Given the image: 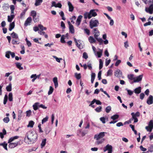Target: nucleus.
Returning <instances> with one entry per match:
<instances>
[{
	"label": "nucleus",
	"instance_id": "1",
	"mask_svg": "<svg viewBox=\"0 0 153 153\" xmlns=\"http://www.w3.org/2000/svg\"><path fill=\"white\" fill-rule=\"evenodd\" d=\"M37 139V134L32 131H29L26 133L24 141L27 143L30 144L35 143Z\"/></svg>",
	"mask_w": 153,
	"mask_h": 153
},
{
	"label": "nucleus",
	"instance_id": "2",
	"mask_svg": "<svg viewBox=\"0 0 153 153\" xmlns=\"http://www.w3.org/2000/svg\"><path fill=\"white\" fill-rule=\"evenodd\" d=\"M106 133V132H101L94 135V139L96 140V143L97 144H101L104 141L105 139L103 137Z\"/></svg>",
	"mask_w": 153,
	"mask_h": 153
},
{
	"label": "nucleus",
	"instance_id": "3",
	"mask_svg": "<svg viewBox=\"0 0 153 153\" xmlns=\"http://www.w3.org/2000/svg\"><path fill=\"white\" fill-rule=\"evenodd\" d=\"M95 10L94 9L91 10L89 12H86L84 14V18L85 19H87L88 18L90 19L92 16H96L97 14L95 11Z\"/></svg>",
	"mask_w": 153,
	"mask_h": 153
},
{
	"label": "nucleus",
	"instance_id": "4",
	"mask_svg": "<svg viewBox=\"0 0 153 153\" xmlns=\"http://www.w3.org/2000/svg\"><path fill=\"white\" fill-rule=\"evenodd\" d=\"M89 23L90 27L91 29H93L94 27H97L99 24L98 21L95 19V18L91 19Z\"/></svg>",
	"mask_w": 153,
	"mask_h": 153
},
{
	"label": "nucleus",
	"instance_id": "5",
	"mask_svg": "<svg viewBox=\"0 0 153 153\" xmlns=\"http://www.w3.org/2000/svg\"><path fill=\"white\" fill-rule=\"evenodd\" d=\"M145 128L147 131L151 132L152 131L153 128V121L152 120H150L149 123V126H146Z\"/></svg>",
	"mask_w": 153,
	"mask_h": 153
},
{
	"label": "nucleus",
	"instance_id": "6",
	"mask_svg": "<svg viewBox=\"0 0 153 153\" xmlns=\"http://www.w3.org/2000/svg\"><path fill=\"white\" fill-rule=\"evenodd\" d=\"M108 151V153H112V146L109 144L107 145L104 148V152Z\"/></svg>",
	"mask_w": 153,
	"mask_h": 153
},
{
	"label": "nucleus",
	"instance_id": "7",
	"mask_svg": "<svg viewBox=\"0 0 153 153\" xmlns=\"http://www.w3.org/2000/svg\"><path fill=\"white\" fill-rule=\"evenodd\" d=\"M145 11L146 12L149 13L150 14H152L153 13V4H151L149 7H146Z\"/></svg>",
	"mask_w": 153,
	"mask_h": 153
},
{
	"label": "nucleus",
	"instance_id": "8",
	"mask_svg": "<svg viewBox=\"0 0 153 153\" xmlns=\"http://www.w3.org/2000/svg\"><path fill=\"white\" fill-rule=\"evenodd\" d=\"M143 76L142 75H141L137 77H134V80H133V82H132L131 83V84H132L133 82H138L141 81L142 79Z\"/></svg>",
	"mask_w": 153,
	"mask_h": 153
},
{
	"label": "nucleus",
	"instance_id": "9",
	"mask_svg": "<svg viewBox=\"0 0 153 153\" xmlns=\"http://www.w3.org/2000/svg\"><path fill=\"white\" fill-rule=\"evenodd\" d=\"M99 32L97 33L96 32V33H94V36L95 38L100 43V44H101L103 42V40L101 38H98V37L99 36Z\"/></svg>",
	"mask_w": 153,
	"mask_h": 153
},
{
	"label": "nucleus",
	"instance_id": "10",
	"mask_svg": "<svg viewBox=\"0 0 153 153\" xmlns=\"http://www.w3.org/2000/svg\"><path fill=\"white\" fill-rule=\"evenodd\" d=\"M84 47V44L82 41L81 40H77V47L80 49H82Z\"/></svg>",
	"mask_w": 153,
	"mask_h": 153
},
{
	"label": "nucleus",
	"instance_id": "11",
	"mask_svg": "<svg viewBox=\"0 0 153 153\" xmlns=\"http://www.w3.org/2000/svg\"><path fill=\"white\" fill-rule=\"evenodd\" d=\"M146 102L149 105H151L153 103V97L152 95H149L147 100Z\"/></svg>",
	"mask_w": 153,
	"mask_h": 153
},
{
	"label": "nucleus",
	"instance_id": "12",
	"mask_svg": "<svg viewBox=\"0 0 153 153\" xmlns=\"http://www.w3.org/2000/svg\"><path fill=\"white\" fill-rule=\"evenodd\" d=\"M68 23L69 26V29L70 32L72 33H74V30L73 25L71 24L70 21H68Z\"/></svg>",
	"mask_w": 153,
	"mask_h": 153
},
{
	"label": "nucleus",
	"instance_id": "13",
	"mask_svg": "<svg viewBox=\"0 0 153 153\" xmlns=\"http://www.w3.org/2000/svg\"><path fill=\"white\" fill-rule=\"evenodd\" d=\"M18 143V142L15 143H9L8 146L9 148L11 149L13 148L16 146H17Z\"/></svg>",
	"mask_w": 153,
	"mask_h": 153
},
{
	"label": "nucleus",
	"instance_id": "14",
	"mask_svg": "<svg viewBox=\"0 0 153 153\" xmlns=\"http://www.w3.org/2000/svg\"><path fill=\"white\" fill-rule=\"evenodd\" d=\"M115 76L118 77H120L122 74L121 71L119 69H117L114 73Z\"/></svg>",
	"mask_w": 153,
	"mask_h": 153
},
{
	"label": "nucleus",
	"instance_id": "15",
	"mask_svg": "<svg viewBox=\"0 0 153 153\" xmlns=\"http://www.w3.org/2000/svg\"><path fill=\"white\" fill-rule=\"evenodd\" d=\"M32 20V18L31 17H29L26 20L24 25L25 26H27L28 25H30Z\"/></svg>",
	"mask_w": 153,
	"mask_h": 153
},
{
	"label": "nucleus",
	"instance_id": "16",
	"mask_svg": "<svg viewBox=\"0 0 153 153\" xmlns=\"http://www.w3.org/2000/svg\"><path fill=\"white\" fill-rule=\"evenodd\" d=\"M53 81L54 83L55 88H56L58 86L57 78L56 77H54L53 78Z\"/></svg>",
	"mask_w": 153,
	"mask_h": 153
},
{
	"label": "nucleus",
	"instance_id": "17",
	"mask_svg": "<svg viewBox=\"0 0 153 153\" xmlns=\"http://www.w3.org/2000/svg\"><path fill=\"white\" fill-rule=\"evenodd\" d=\"M141 88L140 86L134 89V92L136 94H139L141 92Z\"/></svg>",
	"mask_w": 153,
	"mask_h": 153
},
{
	"label": "nucleus",
	"instance_id": "18",
	"mask_svg": "<svg viewBox=\"0 0 153 153\" xmlns=\"http://www.w3.org/2000/svg\"><path fill=\"white\" fill-rule=\"evenodd\" d=\"M99 51L96 52V55L97 56L98 58H100L102 54V50L99 49Z\"/></svg>",
	"mask_w": 153,
	"mask_h": 153
},
{
	"label": "nucleus",
	"instance_id": "19",
	"mask_svg": "<svg viewBox=\"0 0 153 153\" xmlns=\"http://www.w3.org/2000/svg\"><path fill=\"white\" fill-rule=\"evenodd\" d=\"M68 5L69 6V11L72 12L74 9V7L71 3L70 2H68Z\"/></svg>",
	"mask_w": 153,
	"mask_h": 153
},
{
	"label": "nucleus",
	"instance_id": "20",
	"mask_svg": "<svg viewBox=\"0 0 153 153\" xmlns=\"http://www.w3.org/2000/svg\"><path fill=\"white\" fill-rule=\"evenodd\" d=\"M18 136H15L13 137H11L8 140V143H10L13 141L14 140L17 139L19 138Z\"/></svg>",
	"mask_w": 153,
	"mask_h": 153
},
{
	"label": "nucleus",
	"instance_id": "21",
	"mask_svg": "<svg viewBox=\"0 0 153 153\" xmlns=\"http://www.w3.org/2000/svg\"><path fill=\"white\" fill-rule=\"evenodd\" d=\"M39 103L38 102H37L34 103V104L33 105V108L34 110H36L38 109V107H39Z\"/></svg>",
	"mask_w": 153,
	"mask_h": 153
},
{
	"label": "nucleus",
	"instance_id": "22",
	"mask_svg": "<svg viewBox=\"0 0 153 153\" xmlns=\"http://www.w3.org/2000/svg\"><path fill=\"white\" fill-rule=\"evenodd\" d=\"M42 0H36L34 4L35 6H37L40 5L42 2Z\"/></svg>",
	"mask_w": 153,
	"mask_h": 153
},
{
	"label": "nucleus",
	"instance_id": "23",
	"mask_svg": "<svg viewBox=\"0 0 153 153\" xmlns=\"http://www.w3.org/2000/svg\"><path fill=\"white\" fill-rule=\"evenodd\" d=\"M3 132H0V137L1 139L3 138L4 136V135H5L6 134V131L4 129L2 131Z\"/></svg>",
	"mask_w": 153,
	"mask_h": 153
},
{
	"label": "nucleus",
	"instance_id": "24",
	"mask_svg": "<svg viewBox=\"0 0 153 153\" xmlns=\"http://www.w3.org/2000/svg\"><path fill=\"white\" fill-rule=\"evenodd\" d=\"M15 27V23L14 22H13L11 23L10 25L9 30L11 31Z\"/></svg>",
	"mask_w": 153,
	"mask_h": 153
},
{
	"label": "nucleus",
	"instance_id": "25",
	"mask_svg": "<svg viewBox=\"0 0 153 153\" xmlns=\"http://www.w3.org/2000/svg\"><path fill=\"white\" fill-rule=\"evenodd\" d=\"M88 40L90 43H94L96 42L95 40L93 38V37L92 36H90L89 37Z\"/></svg>",
	"mask_w": 153,
	"mask_h": 153
},
{
	"label": "nucleus",
	"instance_id": "26",
	"mask_svg": "<svg viewBox=\"0 0 153 153\" xmlns=\"http://www.w3.org/2000/svg\"><path fill=\"white\" fill-rule=\"evenodd\" d=\"M7 144L5 142L3 143H0V146H3L4 148L6 150H7Z\"/></svg>",
	"mask_w": 153,
	"mask_h": 153
},
{
	"label": "nucleus",
	"instance_id": "27",
	"mask_svg": "<svg viewBox=\"0 0 153 153\" xmlns=\"http://www.w3.org/2000/svg\"><path fill=\"white\" fill-rule=\"evenodd\" d=\"M82 16L81 15H79L77 18V25H79L81 22L82 19Z\"/></svg>",
	"mask_w": 153,
	"mask_h": 153
},
{
	"label": "nucleus",
	"instance_id": "28",
	"mask_svg": "<svg viewBox=\"0 0 153 153\" xmlns=\"http://www.w3.org/2000/svg\"><path fill=\"white\" fill-rule=\"evenodd\" d=\"M11 36L13 38L15 39H18L19 38L18 35L14 32L11 34Z\"/></svg>",
	"mask_w": 153,
	"mask_h": 153
},
{
	"label": "nucleus",
	"instance_id": "29",
	"mask_svg": "<svg viewBox=\"0 0 153 153\" xmlns=\"http://www.w3.org/2000/svg\"><path fill=\"white\" fill-rule=\"evenodd\" d=\"M15 64H16V67L20 70H22L23 69V67L21 66L22 64L21 63L17 62Z\"/></svg>",
	"mask_w": 153,
	"mask_h": 153
},
{
	"label": "nucleus",
	"instance_id": "30",
	"mask_svg": "<svg viewBox=\"0 0 153 153\" xmlns=\"http://www.w3.org/2000/svg\"><path fill=\"white\" fill-rule=\"evenodd\" d=\"M34 124V122L33 121H30L27 126L28 127L32 128Z\"/></svg>",
	"mask_w": 153,
	"mask_h": 153
},
{
	"label": "nucleus",
	"instance_id": "31",
	"mask_svg": "<svg viewBox=\"0 0 153 153\" xmlns=\"http://www.w3.org/2000/svg\"><path fill=\"white\" fill-rule=\"evenodd\" d=\"M79 131L80 133V134L82 137L84 136L86 134L88 133V131L86 130H83L82 131L80 130Z\"/></svg>",
	"mask_w": 153,
	"mask_h": 153
},
{
	"label": "nucleus",
	"instance_id": "32",
	"mask_svg": "<svg viewBox=\"0 0 153 153\" xmlns=\"http://www.w3.org/2000/svg\"><path fill=\"white\" fill-rule=\"evenodd\" d=\"M95 74L94 73H92L91 74V82L92 83H93L94 82V80L95 77Z\"/></svg>",
	"mask_w": 153,
	"mask_h": 153
},
{
	"label": "nucleus",
	"instance_id": "33",
	"mask_svg": "<svg viewBox=\"0 0 153 153\" xmlns=\"http://www.w3.org/2000/svg\"><path fill=\"white\" fill-rule=\"evenodd\" d=\"M6 89L7 91H10L12 90V84L10 83L9 85L6 87Z\"/></svg>",
	"mask_w": 153,
	"mask_h": 153
},
{
	"label": "nucleus",
	"instance_id": "34",
	"mask_svg": "<svg viewBox=\"0 0 153 153\" xmlns=\"http://www.w3.org/2000/svg\"><path fill=\"white\" fill-rule=\"evenodd\" d=\"M119 116L117 114L114 115L111 117V119L113 120H116L118 119L119 118Z\"/></svg>",
	"mask_w": 153,
	"mask_h": 153
},
{
	"label": "nucleus",
	"instance_id": "35",
	"mask_svg": "<svg viewBox=\"0 0 153 153\" xmlns=\"http://www.w3.org/2000/svg\"><path fill=\"white\" fill-rule=\"evenodd\" d=\"M19 39H13L12 41V43L13 45L19 44Z\"/></svg>",
	"mask_w": 153,
	"mask_h": 153
},
{
	"label": "nucleus",
	"instance_id": "36",
	"mask_svg": "<svg viewBox=\"0 0 153 153\" xmlns=\"http://www.w3.org/2000/svg\"><path fill=\"white\" fill-rule=\"evenodd\" d=\"M53 88L51 86H50L49 88V90L48 92V94L50 95L51 94L53 91Z\"/></svg>",
	"mask_w": 153,
	"mask_h": 153
},
{
	"label": "nucleus",
	"instance_id": "37",
	"mask_svg": "<svg viewBox=\"0 0 153 153\" xmlns=\"http://www.w3.org/2000/svg\"><path fill=\"white\" fill-rule=\"evenodd\" d=\"M108 119V118L107 117H106L105 118L104 117H101L100 118V120L102 122V123L103 124H104L105 123V120H107Z\"/></svg>",
	"mask_w": 153,
	"mask_h": 153
},
{
	"label": "nucleus",
	"instance_id": "38",
	"mask_svg": "<svg viewBox=\"0 0 153 153\" xmlns=\"http://www.w3.org/2000/svg\"><path fill=\"white\" fill-rule=\"evenodd\" d=\"M38 26L41 30H46L47 29L46 27H44L42 25H39Z\"/></svg>",
	"mask_w": 153,
	"mask_h": 153
},
{
	"label": "nucleus",
	"instance_id": "39",
	"mask_svg": "<svg viewBox=\"0 0 153 153\" xmlns=\"http://www.w3.org/2000/svg\"><path fill=\"white\" fill-rule=\"evenodd\" d=\"M46 139H43L41 143V148H42L44 147L46 143Z\"/></svg>",
	"mask_w": 153,
	"mask_h": 153
},
{
	"label": "nucleus",
	"instance_id": "40",
	"mask_svg": "<svg viewBox=\"0 0 153 153\" xmlns=\"http://www.w3.org/2000/svg\"><path fill=\"white\" fill-rule=\"evenodd\" d=\"M99 69L100 70L103 67V62L102 61V60L101 59H100L99 60Z\"/></svg>",
	"mask_w": 153,
	"mask_h": 153
},
{
	"label": "nucleus",
	"instance_id": "41",
	"mask_svg": "<svg viewBox=\"0 0 153 153\" xmlns=\"http://www.w3.org/2000/svg\"><path fill=\"white\" fill-rule=\"evenodd\" d=\"M3 121L5 123H7L10 121V119L9 117H5L3 119Z\"/></svg>",
	"mask_w": 153,
	"mask_h": 153
},
{
	"label": "nucleus",
	"instance_id": "42",
	"mask_svg": "<svg viewBox=\"0 0 153 153\" xmlns=\"http://www.w3.org/2000/svg\"><path fill=\"white\" fill-rule=\"evenodd\" d=\"M8 99L10 101H13V94L12 93L10 92L9 93L8 95Z\"/></svg>",
	"mask_w": 153,
	"mask_h": 153
},
{
	"label": "nucleus",
	"instance_id": "43",
	"mask_svg": "<svg viewBox=\"0 0 153 153\" xmlns=\"http://www.w3.org/2000/svg\"><path fill=\"white\" fill-rule=\"evenodd\" d=\"M111 110V107L110 106H108L105 109V111L107 113H109Z\"/></svg>",
	"mask_w": 153,
	"mask_h": 153
},
{
	"label": "nucleus",
	"instance_id": "44",
	"mask_svg": "<svg viewBox=\"0 0 153 153\" xmlns=\"http://www.w3.org/2000/svg\"><path fill=\"white\" fill-rule=\"evenodd\" d=\"M113 73V71L112 70L109 69L107 72V76H111L112 75Z\"/></svg>",
	"mask_w": 153,
	"mask_h": 153
},
{
	"label": "nucleus",
	"instance_id": "45",
	"mask_svg": "<svg viewBox=\"0 0 153 153\" xmlns=\"http://www.w3.org/2000/svg\"><path fill=\"white\" fill-rule=\"evenodd\" d=\"M128 78L130 80H134V75L131 74L128 75Z\"/></svg>",
	"mask_w": 153,
	"mask_h": 153
},
{
	"label": "nucleus",
	"instance_id": "46",
	"mask_svg": "<svg viewBox=\"0 0 153 153\" xmlns=\"http://www.w3.org/2000/svg\"><path fill=\"white\" fill-rule=\"evenodd\" d=\"M48 117L46 116L45 118H44L42 121V123L43 124L44 123L46 122L48 120Z\"/></svg>",
	"mask_w": 153,
	"mask_h": 153
},
{
	"label": "nucleus",
	"instance_id": "47",
	"mask_svg": "<svg viewBox=\"0 0 153 153\" xmlns=\"http://www.w3.org/2000/svg\"><path fill=\"white\" fill-rule=\"evenodd\" d=\"M53 58H55L56 59V61L58 62H60V60H62V58H58L56 56H53Z\"/></svg>",
	"mask_w": 153,
	"mask_h": 153
},
{
	"label": "nucleus",
	"instance_id": "48",
	"mask_svg": "<svg viewBox=\"0 0 153 153\" xmlns=\"http://www.w3.org/2000/svg\"><path fill=\"white\" fill-rule=\"evenodd\" d=\"M102 107L101 106H99L97 108L95 109V110L97 112H100L101 111Z\"/></svg>",
	"mask_w": 153,
	"mask_h": 153
},
{
	"label": "nucleus",
	"instance_id": "49",
	"mask_svg": "<svg viewBox=\"0 0 153 153\" xmlns=\"http://www.w3.org/2000/svg\"><path fill=\"white\" fill-rule=\"evenodd\" d=\"M126 90L128 92V94L131 96L133 94V91L130 90H129L127 88H126Z\"/></svg>",
	"mask_w": 153,
	"mask_h": 153
},
{
	"label": "nucleus",
	"instance_id": "50",
	"mask_svg": "<svg viewBox=\"0 0 153 153\" xmlns=\"http://www.w3.org/2000/svg\"><path fill=\"white\" fill-rule=\"evenodd\" d=\"M7 98H8L6 94L5 95L4 97V102H3L4 104L5 105V104H6L7 102Z\"/></svg>",
	"mask_w": 153,
	"mask_h": 153
},
{
	"label": "nucleus",
	"instance_id": "51",
	"mask_svg": "<svg viewBox=\"0 0 153 153\" xmlns=\"http://www.w3.org/2000/svg\"><path fill=\"white\" fill-rule=\"evenodd\" d=\"M65 39V36L64 35L62 36L61 38V42L62 43H64L65 42L64 40Z\"/></svg>",
	"mask_w": 153,
	"mask_h": 153
},
{
	"label": "nucleus",
	"instance_id": "52",
	"mask_svg": "<svg viewBox=\"0 0 153 153\" xmlns=\"http://www.w3.org/2000/svg\"><path fill=\"white\" fill-rule=\"evenodd\" d=\"M83 58L85 59H87L88 57L87 54L86 52H84L83 53Z\"/></svg>",
	"mask_w": 153,
	"mask_h": 153
},
{
	"label": "nucleus",
	"instance_id": "53",
	"mask_svg": "<svg viewBox=\"0 0 153 153\" xmlns=\"http://www.w3.org/2000/svg\"><path fill=\"white\" fill-rule=\"evenodd\" d=\"M31 15L32 16H36V11L34 10H32L31 12Z\"/></svg>",
	"mask_w": 153,
	"mask_h": 153
},
{
	"label": "nucleus",
	"instance_id": "54",
	"mask_svg": "<svg viewBox=\"0 0 153 153\" xmlns=\"http://www.w3.org/2000/svg\"><path fill=\"white\" fill-rule=\"evenodd\" d=\"M26 116L27 117H30L31 113V111L30 110L27 111L26 112Z\"/></svg>",
	"mask_w": 153,
	"mask_h": 153
},
{
	"label": "nucleus",
	"instance_id": "55",
	"mask_svg": "<svg viewBox=\"0 0 153 153\" xmlns=\"http://www.w3.org/2000/svg\"><path fill=\"white\" fill-rule=\"evenodd\" d=\"M111 62V60L109 59L107 60V59H106L105 60V65L106 66H108V65Z\"/></svg>",
	"mask_w": 153,
	"mask_h": 153
},
{
	"label": "nucleus",
	"instance_id": "56",
	"mask_svg": "<svg viewBox=\"0 0 153 153\" xmlns=\"http://www.w3.org/2000/svg\"><path fill=\"white\" fill-rule=\"evenodd\" d=\"M76 19V16H73L70 19L71 20V22L73 23L74 24V20H75Z\"/></svg>",
	"mask_w": 153,
	"mask_h": 153
},
{
	"label": "nucleus",
	"instance_id": "57",
	"mask_svg": "<svg viewBox=\"0 0 153 153\" xmlns=\"http://www.w3.org/2000/svg\"><path fill=\"white\" fill-rule=\"evenodd\" d=\"M87 66L89 69L91 70L92 69L91 64L90 62H88L87 63Z\"/></svg>",
	"mask_w": 153,
	"mask_h": 153
},
{
	"label": "nucleus",
	"instance_id": "58",
	"mask_svg": "<svg viewBox=\"0 0 153 153\" xmlns=\"http://www.w3.org/2000/svg\"><path fill=\"white\" fill-rule=\"evenodd\" d=\"M121 61L120 60H117L116 62L115 65L116 66H117L119 64L121 63Z\"/></svg>",
	"mask_w": 153,
	"mask_h": 153
},
{
	"label": "nucleus",
	"instance_id": "59",
	"mask_svg": "<svg viewBox=\"0 0 153 153\" xmlns=\"http://www.w3.org/2000/svg\"><path fill=\"white\" fill-rule=\"evenodd\" d=\"M84 30L85 31V32L88 35H89L90 34V31L89 30L87 29H84Z\"/></svg>",
	"mask_w": 153,
	"mask_h": 153
},
{
	"label": "nucleus",
	"instance_id": "60",
	"mask_svg": "<svg viewBox=\"0 0 153 153\" xmlns=\"http://www.w3.org/2000/svg\"><path fill=\"white\" fill-rule=\"evenodd\" d=\"M145 97V94L144 93H141L140 94V98L142 100Z\"/></svg>",
	"mask_w": 153,
	"mask_h": 153
},
{
	"label": "nucleus",
	"instance_id": "61",
	"mask_svg": "<svg viewBox=\"0 0 153 153\" xmlns=\"http://www.w3.org/2000/svg\"><path fill=\"white\" fill-rule=\"evenodd\" d=\"M101 71H99L98 74V78L99 80H100L101 79Z\"/></svg>",
	"mask_w": 153,
	"mask_h": 153
},
{
	"label": "nucleus",
	"instance_id": "62",
	"mask_svg": "<svg viewBox=\"0 0 153 153\" xmlns=\"http://www.w3.org/2000/svg\"><path fill=\"white\" fill-rule=\"evenodd\" d=\"M140 147L141 150L143 152H145L147 150L146 148L143 147L142 146H140Z\"/></svg>",
	"mask_w": 153,
	"mask_h": 153
},
{
	"label": "nucleus",
	"instance_id": "63",
	"mask_svg": "<svg viewBox=\"0 0 153 153\" xmlns=\"http://www.w3.org/2000/svg\"><path fill=\"white\" fill-rule=\"evenodd\" d=\"M8 52L10 53L12 58H13L15 56V54L14 52H12L10 51H8Z\"/></svg>",
	"mask_w": 153,
	"mask_h": 153
},
{
	"label": "nucleus",
	"instance_id": "64",
	"mask_svg": "<svg viewBox=\"0 0 153 153\" xmlns=\"http://www.w3.org/2000/svg\"><path fill=\"white\" fill-rule=\"evenodd\" d=\"M39 107L42 108L44 109H46L47 108V107L45 106V105L43 104H40L39 105Z\"/></svg>",
	"mask_w": 153,
	"mask_h": 153
}]
</instances>
